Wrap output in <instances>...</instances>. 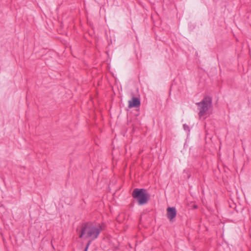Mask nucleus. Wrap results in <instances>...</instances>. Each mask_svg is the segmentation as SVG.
<instances>
[{"instance_id":"7ed1b4c3","label":"nucleus","mask_w":251,"mask_h":251,"mask_svg":"<svg viewBox=\"0 0 251 251\" xmlns=\"http://www.w3.org/2000/svg\"><path fill=\"white\" fill-rule=\"evenodd\" d=\"M212 98L206 96L204 97L201 102L196 103L198 105V109L199 110V116L200 117H201L204 115L208 110L212 107Z\"/></svg>"},{"instance_id":"423d86ee","label":"nucleus","mask_w":251,"mask_h":251,"mask_svg":"<svg viewBox=\"0 0 251 251\" xmlns=\"http://www.w3.org/2000/svg\"><path fill=\"white\" fill-rule=\"evenodd\" d=\"M183 129L184 130L186 131H188V132H190V128L189 127V126L188 125H187L186 124H184L183 125Z\"/></svg>"},{"instance_id":"20e7f679","label":"nucleus","mask_w":251,"mask_h":251,"mask_svg":"<svg viewBox=\"0 0 251 251\" xmlns=\"http://www.w3.org/2000/svg\"><path fill=\"white\" fill-rule=\"evenodd\" d=\"M141 104L140 100L136 97H133L131 100L128 101V107H138Z\"/></svg>"},{"instance_id":"f257e3e1","label":"nucleus","mask_w":251,"mask_h":251,"mask_svg":"<svg viewBox=\"0 0 251 251\" xmlns=\"http://www.w3.org/2000/svg\"><path fill=\"white\" fill-rule=\"evenodd\" d=\"M102 230L101 226L99 224L94 225L91 223H85L82 224L79 231V237L80 238L89 239L91 244L93 241L98 238L100 233Z\"/></svg>"},{"instance_id":"0eeeda50","label":"nucleus","mask_w":251,"mask_h":251,"mask_svg":"<svg viewBox=\"0 0 251 251\" xmlns=\"http://www.w3.org/2000/svg\"><path fill=\"white\" fill-rule=\"evenodd\" d=\"M90 241H88V242L87 243V244L86 245V247L85 248V249L84 250V251H87L88 250V249L89 248V246L90 245Z\"/></svg>"},{"instance_id":"f03ea898","label":"nucleus","mask_w":251,"mask_h":251,"mask_svg":"<svg viewBox=\"0 0 251 251\" xmlns=\"http://www.w3.org/2000/svg\"><path fill=\"white\" fill-rule=\"evenodd\" d=\"M132 196L139 205L147 204L150 199L149 194L147 190L144 188H135L132 191Z\"/></svg>"},{"instance_id":"39448f33","label":"nucleus","mask_w":251,"mask_h":251,"mask_svg":"<svg viewBox=\"0 0 251 251\" xmlns=\"http://www.w3.org/2000/svg\"><path fill=\"white\" fill-rule=\"evenodd\" d=\"M167 217L170 220H172L176 217V210L175 207H168L167 208Z\"/></svg>"}]
</instances>
